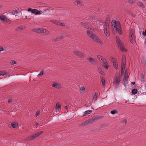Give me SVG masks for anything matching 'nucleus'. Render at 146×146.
Returning <instances> with one entry per match:
<instances>
[{"label":"nucleus","instance_id":"obj_15","mask_svg":"<svg viewBox=\"0 0 146 146\" xmlns=\"http://www.w3.org/2000/svg\"><path fill=\"white\" fill-rule=\"evenodd\" d=\"M0 19L2 21L6 22L7 21V18L4 15H0Z\"/></svg>","mask_w":146,"mask_h":146},{"label":"nucleus","instance_id":"obj_9","mask_svg":"<svg viewBox=\"0 0 146 146\" xmlns=\"http://www.w3.org/2000/svg\"><path fill=\"white\" fill-rule=\"evenodd\" d=\"M87 60H88L89 62L93 64L96 65L97 63V62L95 59L94 58L90 57L87 58Z\"/></svg>","mask_w":146,"mask_h":146},{"label":"nucleus","instance_id":"obj_44","mask_svg":"<svg viewBox=\"0 0 146 146\" xmlns=\"http://www.w3.org/2000/svg\"><path fill=\"white\" fill-rule=\"evenodd\" d=\"M128 72V71L127 70H126L125 71V77H126L127 76V77Z\"/></svg>","mask_w":146,"mask_h":146},{"label":"nucleus","instance_id":"obj_58","mask_svg":"<svg viewBox=\"0 0 146 146\" xmlns=\"http://www.w3.org/2000/svg\"><path fill=\"white\" fill-rule=\"evenodd\" d=\"M145 43L146 44V40H145Z\"/></svg>","mask_w":146,"mask_h":146},{"label":"nucleus","instance_id":"obj_16","mask_svg":"<svg viewBox=\"0 0 146 146\" xmlns=\"http://www.w3.org/2000/svg\"><path fill=\"white\" fill-rule=\"evenodd\" d=\"M92 123L91 120V119H90L88 120H87L84 121L83 123V125H89L90 124H91Z\"/></svg>","mask_w":146,"mask_h":146},{"label":"nucleus","instance_id":"obj_29","mask_svg":"<svg viewBox=\"0 0 146 146\" xmlns=\"http://www.w3.org/2000/svg\"><path fill=\"white\" fill-rule=\"evenodd\" d=\"M92 110H88L84 112V113L85 114L88 115L89 114L92 112Z\"/></svg>","mask_w":146,"mask_h":146},{"label":"nucleus","instance_id":"obj_60","mask_svg":"<svg viewBox=\"0 0 146 146\" xmlns=\"http://www.w3.org/2000/svg\"><path fill=\"white\" fill-rule=\"evenodd\" d=\"M1 5H0V8H1Z\"/></svg>","mask_w":146,"mask_h":146},{"label":"nucleus","instance_id":"obj_22","mask_svg":"<svg viewBox=\"0 0 146 146\" xmlns=\"http://www.w3.org/2000/svg\"><path fill=\"white\" fill-rule=\"evenodd\" d=\"M24 29V27L23 26H21L16 28L15 30L17 31H20L23 30Z\"/></svg>","mask_w":146,"mask_h":146},{"label":"nucleus","instance_id":"obj_39","mask_svg":"<svg viewBox=\"0 0 146 146\" xmlns=\"http://www.w3.org/2000/svg\"><path fill=\"white\" fill-rule=\"evenodd\" d=\"M110 60L113 63V62L116 61V59L113 57H112L110 58Z\"/></svg>","mask_w":146,"mask_h":146},{"label":"nucleus","instance_id":"obj_47","mask_svg":"<svg viewBox=\"0 0 146 146\" xmlns=\"http://www.w3.org/2000/svg\"><path fill=\"white\" fill-rule=\"evenodd\" d=\"M126 59V57L125 55H123L122 57V60H125Z\"/></svg>","mask_w":146,"mask_h":146},{"label":"nucleus","instance_id":"obj_30","mask_svg":"<svg viewBox=\"0 0 146 146\" xmlns=\"http://www.w3.org/2000/svg\"><path fill=\"white\" fill-rule=\"evenodd\" d=\"M135 0H129L128 3L129 4H130L135 3Z\"/></svg>","mask_w":146,"mask_h":146},{"label":"nucleus","instance_id":"obj_10","mask_svg":"<svg viewBox=\"0 0 146 146\" xmlns=\"http://www.w3.org/2000/svg\"><path fill=\"white\" fill-rule=\"evenodd\" d=\"M53 23L56 25L62 26H64L65 25V24L64 23H62L61 22H60L58 21H55L54 20H51V21Z\"/></svg>","mask_w":146,"mask_h":146},{"label":"nucleus","instance_id":"obj_61","mask_svg":"<svg viewBox=\"0 0 146 146\" xmlns=\"http://www.w3.org/2000/svg\"><path fill=\"white\" fill-rule=\"evenodd\" d=\"M97 22L98 23V22H99V21H97Z\"/></svg>","mask_w":146,"mask_h":146},{"label":"nucleus","instance_id":"obj_5","mask_svg":"<svg viewBox=\"0 0 146 146\" xmlns=\"http://www.w3.org/2000/svg\"><path fill=\"white\" fill-rule=\"evenodd\" d=\"M103 27L105 35L107 37L109 36L110 35L109 22H105Z\"/></svg>","mask_w":146,"mask_h":146},{"label":"nucleus","instance_id":"obj_32","mask_svg":"<svg viewBox=\"0 0 146 146\" xmlns=\"http://www.w3.org/2000/svg\"><path fill=\"white\" fill-rule=\"evenodd\" d=\"M98 71L99 73L102 75H104V73L102 71V70L100 68H99L98 69Z\"/></svg>","mask_w":146,"mask_h":146},{"label":"nucleus","instance_id":"obj_63","mask_svg":"<svg viewBox=\"0 0 146 146\" xmlns=\"http://www.w3.org/2000/svg\"><path fill=\"white\" fill-rule=\"evenodd\" d=\"M5 51H6V49H5Z\"/></svg>","mask_w":146,"mask_h":146},{"label":"nucleus","instance_id":"obj_55","mask_svg":"<svg viewBox=\"0 0 146 146\" xmlns=\"http://www.w3.org/2000/svg\"><path fill=\"white\" fill-rule=\"evenodd\" d=\"M132 84H133V85H134V84H135V82H132Z\"/></svg>","mask_w":146,"mask_h":146},{"label":"nucleus","instance_id":"obj_33","mask_svg":"<svg viewBox=\"0 0 146 146\" xmlns=\"http://www.w3.org/2000/svg\"><path fill=\"white\" fill-rule=\"evenodd\" d=\"M75 53H76V55H78V56H82L83 55L82 53L80 52H75Z\"/></svg>","mask_w":146,"mask_h":146},{"label":"nucleus","instance_id":"obj_26","mask_svg":"<svg viewBox=\"0 0 146 146\" xmlns=\"http://www.w3.org/2000/svg\"><path fill=\"white\" fill-rule=\"evenodd\" d=\"M104 64V68L107 69H108V63L107 62V61L105 62V63H103Z\"/></svg>","mask_w":146,"mask_h":146},{"label":"nucleus","instance_id":"obj_35","mask_svg":"<svg viewBox=\"0 0 146 146\" xmlns=\"http://www.w3.org/2000/svg\"><path fill=\"white\" fill-rule=\"evenodd\" d=\"M117 111L115 110H112L111 111V113L113 115L116 113H117Z\"/></svg>","mask_w":146,"mask_h":146},{"label":"nucleus","instance_id":"obj_42","mask_svg":"<svg viewBox=\"0 0 146 146\" xmlns=\"http://www.w3.org/2000/svg\"><path fill=\"white\" fill-rule=\"evenodd\" d=\"M110 18L109 17H107L106 18V21L105 22H109V23L110 22Z\"/></svg>","mask_w":146,"mask_h":146},{"label":"nucleus","instance_id":"obj_62","mask_svg":"<svg viewBox=\"0 0 146 146\" xmlns=\"http://www.w3.org/2000/svg\"><path fill=\"white\" fill-rule=\"evenodd\" d=\"M2 78H0V79H1Z\"/></svg>","mask_w":146,"mask_h":146},{"label":"nucleus","instance_id":"obj_2","mask_svg":"<svg viewBox=\"0 0 146 146\" xmlns=\"http://www.w3.org/2000/svg\"><path fill=\"white\" fill-rule=\"evenodd\" d=\"M87 33L88 36L91 37L94 41L101 44H103L102 42L99 39V38L96 35L92 33L90 31H88Z\"/></svg>","mask_w":146,"mask_h":146},{"label":"nucleus","instance_id":"obj_49","mask_svg":"<svg viewBox=\"0 0 146 146\" xmlns=\"http://www.w3.org/2000/svg\"><path fill=\"white\" fill-rule=\"evenodd\" d=\"M127 120L126 119H125L123 121V122L124 123H125V124H126L127 123Z\"/></svg>","mask_w":146,"mask_h":146},{"label":"nucleus","instance_id":"obj_20","mask_svg":"<svg viewBox=\"0 0 146 146\" xmlns=\"http://www.w3.org/2000/svg\"><path fill=\"white\" fill-rule=\"evenodd\" d=\"M137 5L140 6L141 7H143V8H144L145 7V5H144V4L142 3L141 2L139 1H138L137 2Z\"/></svg>","mask_w":146,"mask_h":146},{"label":"nucleus","instance_id":"obj_45","mask_svg":"<svg viewBox=\"0 0 146 146\" xmlns=\"http://www.w3.org/2000/svg\"><path fill=\"white\" fill-rule=\"evenodd\" d=\"M44 74V73L43 72V70H42L41 72H40L39 74L38 75V76H40L41 75H43Z\"/></svg>","mask_w":146,"mask_h":146},{"label":"nucleus","instance_id":"obj_51","mask_svg":"<svg viewBox=\"0 0 146 146\" xmlns=\"http://www.w3.org/2000/svg\"><path fill=\"white\" fill-rule=\"evenodd\" d=\"M8 103H10L12 102V100L11 99H9L8 100Z\"/></svg>","mask_w":146,"mask_h":146},{"label":"nucleus","instance_id":"obj_54","mask_svg":"<svg viewBox=\"0 0 146 146\" xmlns=\"http://www.w3.org/2000/svg\"><path fill=\"white\" fill-rule=\"evenodd\" d=\"M144 87L145 90H146V84H145Z\"/></svg>","mask_w":146,"mask_h":146},{"label":"nucleus","instance_id":"obj_1","mask_svg":"<svg viewBox=\"0 0 146 146\" xmlns=\"http://www.w3.org/2000/svg\"><path fill=\"white\" fill-rule=\"evenodd\" d=\"M112 28L115 31H116L119 34L121 35L122 34L120 23L118 21H116L115 20H113L111 22Z\"/></svg>","mask_w":146,"mask_h":146},{"label":"nucleus","instance_id":"obj_8","mask_svg":"<svg viewBox=\"0 0 146 146\" xmlns=\"http://www.w3.org/2000/svg\"><path fill=\"white\" fill-rule=\"evenodd\" d=\"M74 4L76 6L79 7H82L84 6V3L81 1L76 0L74 2Z\"/></svg>","mask_w":146,"mask_h":146},{"label":"nucleus","instance_id":"obj_14","mask_svg":"<svg viewBox=\"0 0 146 146\" xmlns=\"http://www.w3.org/2000/svg\"><path fill=\"white\" fill-rule=\"evenodd\" d=\"M60 104L59 102L57 103L56 104V112H57L58 113L60 111Z\"/></svg>","mask_w":146,"mask_h":146},{"label":"nucleus","instance_id":"obj_7","mask_svg":"<svg viewBox=\"0 0 146 146\" xmlns=\"http://www.w3.org/2000/svg\"><path fill=\"white\" fill-rule=\"evenodd\" d=\"M36 31L38 33H42L45 34V35H48L49 33V31H48L47 30L45 29H42L41 28L37 29L36 30Z\"/></svg>","mask_w":146,"mask_h":146},{"label":"nucleus","instance_id":"obj_48","mask_svg":"<svg viewBox=\"0 0 146 146\" xmlns=\"http://www.w3.org/2000/svg\"><path fill=\"white\" fill-rule=\"evenodd\" d=\"M4 50V49L3 47L0 46V52H1L2 51H3Z\"/></svg>","mask_w":146,"mask_h":146},{"label":"nucleus","instance_id":"obj_40","mask_svg":"<svg viewBox=\"0 0 146 146\" xmlns=\"http://www.w3.org/2000/svg\"><path fill=\"white\" fill-rule=\"evenodd\" d=\"M16 63V62L13 60H11L10 62V64L11 65H14Z\"/></svg>","mask_w":146,"mask_h":146},{"label":"nucleus","instance_id":"obj_27","mask_svg":"<svg viewBox=\"0 0 146 146\" xmlns=\"http://www.w3.org/2000/svg\"><path fill=\"white\" fill-rule=\"evenodd\" d=\"M131 92L133 94L135 95L137 93V90L136 89H133L132 90Z\"/></svg>","mask_w":146,"mask_h":146},{"label":"nucleus","instance_id":"obj_38","mask_svg":"<svg viewBox=\"0 0 146 146\" xmlns=\"http://www.w3.org/2000/svg\"><path fill=\"white\" fill-rule=\"evenodd\" d=\"M125 64H122L121 65V70L124 71L125 68Z\"/></svg>","mask_w":146,"mask_h":146},{"label":"nucleus","instance_id":"obj_19","mask_svg":"<svg viewBox=\"0 0 146 146\" xmlns=\"http://www.w3.org/2000/svg\"><path fill=\"white\" fill-rule=\"evenodd\" d=\"M100 119V117H95L91 119L92 123H93L94 122L97 121Z\"/></svg>","mask_w":146,"mask_h":146},{"label":"nucleus","instance_id":"obj_31","mask_svg":"<svg viewBox=\"0 0 146 146\" xmlns=\"http://www.w3.org/2000/svg\"><path fill=\"white\" fill-rule=\"evenodd\" d=\"M101 81H102V83L103 85L104 86L105 85V81H106L105 79L104 78H102L101 79Z\"/></svg>","mask_w":146,"mask_h":146},{"label":"nucleus","instance_id":"obj_41","mask_svg":"<svg viewBox=\"0 0 146 146\" xmlns=\"http://www.w3.org/2000/svg\"><path fill=\"white\" fill-rule=\"evenodd\" d=\"M43 131H42L39 132H38L37 133H36L37 135V137H38L39 135H40L41 134L43 133Z\"/></svg>","mask_w":146,"mask_h":146},{"label":"nucleus","instance_id":"obj_36","mask_svg":"<svg viewBox=\"0 0 146 146\" xmlns=\"http://www.w3.org/2000/svg\"><path fill=\"white\" fill-rule=\"evenodd\" d=\"M80 90L83 92V93L85 92V89L84 86H82L80 88Z\"/></svg>","mask_w":146,"mask_h":146},{"label":"nucleus","instance_id":"obj_13","mask_svg":"<svg viewBox=\"0 0 146 146\" xmlns=\"http://www.w3.org/2000/svg\"><path fill=\"white\" fill-rule=\"evenodd\" d=\"M37 137V135L36 133L27 137V140H31L34 139Z\"/></svg>","mask_w":146,"mask_h":146},{"label":"nucleus","instance_id":"obj_28","mask_svg":"<svg viewBox=\"0 0 146 146\" xmlns=\"http://www.w3.org/2000/svg\"><path fill=\"white\" fill-rule=\"evenodd\" d=\"M98 93L97 92H96L94 95L93 99L94 100H96L98 98Z\"/></svg>","mask_w":146,"mask_h":146},{"label":"nucleus","instance_id":"obj_12","mask_svg":"<svg viewBox=\"0 0 146 146\" xmlns=\"http://www.w3.org/2000/svg\"><path fill=\"white\" fill-rule=\"evenodd\" d=\"M81 24L84 27L86 28H87L88 29H89L90 28L91 30H93L94 29V28L90 26V27H89L88 24L87 23H81Z\"/></svg>","mask_w":146,"mask_h":146},{"label":"nucleus","instance_id":"obj_18","mask_svg":"<svg viewBox=\"0 0 146 146\" xmlns=\"http://www.w3.org/2000/svg\"><path fill=\"white\" fill-rule=\"evenodd\" d=\"M8 74L7 70H4L2 71H0V75H2L3 76L7 75Z\"/></svg>","mask_w":146,"mask_h":146},{"label":"nucleus","instance_id":"obj_57","mask_svg":"<svg viewBox=\"0 0 146 146\" xmlns=\"http://www.w3.org/2000/svg\"><path fill=\"white\" fill-rule=\"evenodd\" d=\"M145 35H146V29L145 30Z\"/></svg>","mask_w":146,"mask_h":146},{"label":"nucleus","instance_id":"obj_6","mask_svg":"<svg viewBox=\"0 0 146 146\" xmlns=\"http://www.w3.org/2000/svg\"><path fill=\"white\" fill-rule=\"evenodd\" d=\"M28 11L31 12V13L34 14L36 15L40 14V12L36 9H32L31 8H29L28 9Z\"/></svg>","mask_w":146,"mask_h":146},{"label":"nucleus","instance_id":"obj_56","mask_svg":"<svg viewBox=\"0 0 146 146\" xmlns=\"http://www.w3.org/2000/svg\"><path fill=\"white\" fill-rule=\"evenodd\" d=\"M36 125H38V123H36Z\"/></svg>","mask_w":146,"mask_h":146},{"label":"nucleus","instance_id":"obj_46","mask_svg":"<svg viewBox=\"0 0 146 146\" xmlns=\"http://www.w3.org/2000/svg\"><path fill=\"white\" fill-rule=\"evenodd\" d=\"M97 57L99 60H100L101 58H102V57L100 55H98L97 56Z\"/></svg>","mask_w":146,"mask_h":146},{"label":"nucleus","instance_id":"obj_37","mask_svg":"<svg viewBox=\"0 0 146 146\" xmlns=\"http://www.w3.org/2000/svg\"><path fill=\"white\" fill-rule=\"evenodd\" d=\"M40 113V111L39 110H37V111L35 115V117H37V116L39 115Z\"/></svg>","mask_w":146,"mask_h":146},{"label":"nucleus","instance_id":"obj_23","mask_svg":"<svg viewBox=\"0 0 146 146\" xmlns=\"http://www.w3.org/2000/svg\"><path fill=\"white\" fill-rule=\"evenodd\" d=\"M113 67L115 69H117L118 68V64L117 62L116 61L113 62Z\"/></svg>","mask_w":146,"mask_h":146},{"label":"nucleus","instance_id":"obj_52","mask_svg":"<svg viewBox=\"0 0 146 146\" xmlns=\"http://www.w3.org/2000/svg\"><path fill=\"white\" fill-rule=\"evenodd\" d=\"M85 105L86 107H89L90 106V104L89 103H86Z\"/></svg>","mask_w":146,"mask_h":146},{"label":"nucleus","instance_id":"obj_17","mask_svg":"<svg viewBox=\"0 0 146 146\" xmlns=\"http://www.w3.org/2000/svg\"><path fill=\"white\" fill-rule=\"evenodd\" d=\"M129 38H135L134 36V32L132 30L129 31Z\"/></svg>","mask_w":146,"mask_h":146},{"label":"nucleus","instance_id":"obj_59","mask_svg":"<svg viewBox=\"0 0 146 146\" xmlns=\"http://www.w3.org/2000/svg\"><path fill=\"white\" fill-rule=\"evenodd\" d=\"M67 108H67V106H65V108H66V109H67Z\"/></svg>","mask_w":146,"mask_h":146},{"label":"nucleus","instance_id":"obj_3","mask_svg":"<svg viewBox=\"0 0 146 146\" xmlns=\"http://www.w3.org/2000/svg\"><path fill=\"white\" fill-rule=\"evenodd\" d=\"M120 74L119 73L115 75L113 80V84L115 86V88L116 89L119 87L120 82Z\"/></svg>","mask_w":146,"mask_h":146},{"label":"nucleus","instance_id":"obj_43","mask_svg":"<svg viewBox=\"0 0 146 146\" xmlns=\"http://www.w3.org/2000/svg\"><path fill=\"white\" fill-rule=\"evenodd\" d=\"M127 78L126 77H125V78L123 80V83L124 84V83H126V81L127 80Z\"/></svg>","mask_w":146,"mask_h":146},{"label":"nucleus","instance_id":"obj_53","mask_svg":"<svg viewBox=\"0 0 146 146\" xmlns=\"http://www.w3.org/2000/svg\"><path fill=\"white\" fill-rule=\"evenodd\" d=\"M145 32L144 31H143V32H142V34H143V35H144V36H146V35H145Z\"/></svg>","mask_w":146,"mask_h":146},{"label":"nucleus","instance_id":"obj_50","mask_svg":"<svg viewBox=\"0 0 146 146\" xmlns=\"http://www.w3.org/2000/svg\"><path fill=\"white\" fill-rule=\"evenodd\" d=\"M126 62L125 60H122V64H125Z\"/></svg>","mask_w":146,"mask_h":146},{"label":"nucleus","instance_id":"obj_4","mask_svg":"<svg viewBox=\"0 0 146 146\" xmlns=\"http://www.w3.org/2000/svg\"><path fill=\"white\" fill-rule=\"evenodd\" d=\"M116 40L117 43L120 50L122 51L126 52L127 50L125 48L124 44L121 41L120 39L118 37H117Z\"/></svg>","mask_w":146,"mask_h":146},{"label":"nucleus","instance_id":"obj_21","mask_svg":"<svg viewBox=\"0 0 146 146\" xmlns=\"http://www.w3.org/2000/svg\"><path fill=\"white\" fill-rule=\"evenodd\" d=\"M11 126L13 128H15L17 127L18 126V124L16 122H14L12 123L11 124Z\"/></svg>","mask_w":146,"mask_h":146},{"label":"nucleus","instance_id":"obj_25","mask_svg":"<svg viewBox=\"0 0 146 146\" xmlns=\"http://www.w3.org/2000/svg\"><path fill=\"white\" fill-rule=\"evenodd\" d=\"M130 41V42L132 43L133 44L134 43L135 41V38H129Z\"/></svg>","mask_w":146,"mask_h":146},{"label":"nucleus","instance_id":"obj_34","mask_svg":"<svg viewBox=\"0 0 146 146\" xmlns=\"http://www.w3.org/2000/svg\"><path fill=\"white\" fill-rule=\"evenodd\" d=\"M100 60H101V62L102 63H105L107 61L103 57L101 58Z\"/></svg>","mask_w":146,"mask_h":146},{"label":"nucleus","instance_id":"obj_24","mask_svg":"<svg viewBox=\"0 0 146 146\" xmlns=\"http://www.w3.org/2000/svg\"><path fill=\"white\" fill-rule=\"evenodd\" d=\"M12 14L16 16H17L19 14V13L17 10H15L12 12Z\"/></svg>","mask_w":146,"mask_h":146},{"label":"nucleus","instance_id":"obj_11","mask_svg":"<svg viewBox=\"0 0 146 146\" xmlns=\"http://www.w3.org/2000/svg\"><path fill=\"white\" fill-rule=\"evenodd\" d=\"M52 86L53 87L58 89H59L61 88V84L57 82H53L52 84Z\"/></svg>","mask_w":146,"mask_h":146}]
</instances>
